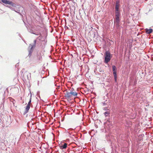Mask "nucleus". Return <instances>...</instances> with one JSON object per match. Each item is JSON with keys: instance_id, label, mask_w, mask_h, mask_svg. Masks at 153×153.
Listing matches in <instances>:
<instances>
[{"instance_id": "nucleus-1", "label": "nucleus", "mask_w": 153, "mask_h": 153, "mask_svg": "<svg viewBox=\"0 0 153 153\" xmlns=\"http://www.w3.org/2000/svg\"><path fill=\"white\" fill-rule=\"evenodd\" d=\"M120 15V10L115 11V19L114 22L116 26L118 27L119 26Z\"/></svg>"}, {"instance_id": "nucleus-2", "label": "nucleus", "mask_w": 153, "mask_h": 153, "mask_svg": "<svg viewBox=\"0 0 153 153\" xmlns=\"http://www.w3.org/2000/svg\"><path fill=\"white\" fill-rule=\"evenodd\" d=\"M29 31L30 33L35 34L36 35H39V36L36 38V39H38L40 41L42 42L43 41V40H42L43 36H42V34L39 32V31H38L36 32L35 31H33L32 30H30Z\"/></svg>"}, {"instance_id": "nucleus-3", "label": "nucleus", "mask_w": 153, "mask_h": 153, "mask_svg": "<svg viewBox=\"0 0 153 153\" xmlns=\"http://www.w3.org/2000/svg\"><path fill=\"white\" fill-rule=\"evenodd\" d=\"M105 55L104 62L105 63H107L111 60V54L110 52L109 51H108L105 52Z\"/></svg>"}, {"instance_id": "nucleus-4", "label": "nucleus", "mask_w": 153, "mask_h": 153, "mask_svg": "<svg viewBox=\"0 0 153 153\" xmlns=\"http://www.w3.org/2000/svg\"><path fill=\"white\" fill-rule=\"evenodd\" d=\"M77 93L75 91H71L70 92H67L65 94V96L68 98H70L73 96H77Z\"/></svg>"}, {"instance_id": "nucleus-5", "label": "nucleus", "mask_w": 153, "mask_h": 153, "mask_svg": "<svg viewBox=\"0 0 153 153\" xmlns=\"http://www.w3.org/2000/svg\"><path fill=\"white\" fill-rule=\"evenodd\" d=\"M112 71L113 74L114 76V80L115 82H117V69L115 65H113L112 66Z\"/></svg>"}, {"instance_id": "nucleus-6", "label": "nucleus", "mask_w": 153, "mask_h": 153, "mask_svg": "<svg viewBox=\"0 0 153 153\" xmlns=\"http://www.w3.org/2000/svg\"><path fill=\"white\" fill-rule=\"evenodd\" d=\"M31 97H30L29 101V102H28V103L27 105L26 106V108H25V112L24 113V114L25 115L26 113H27L28 112V111L29 110L30 108V104L31 103Z\"/></svg>"}, {"instance_id": "nucleus-7", "label": "nucleus", "mask_w": 153, "mask_h": 153, "mask_svg": "<svg viewBox=\"0 0 153 153\" xmlns=\"http://www.w3.org/2000/svg\"><path fill=\"white\" fill-rule=\"evenodd\" d=\"M1 1L5 4H10L12 6H15V4L13 3L12 1H7V0H1Z\"/></svg>"}, {"instance_id": "nucleus-8", "label": "nucleus", "mask_w": 153, "mask_h": 153, "mask_svg": "<svg viewBox=\"0 0 153 153\" xmlns=\"http://www.w3.org/2000/svg\"><path fill=\"white\" fill-rule=\"evenodd\" d=\"M67 146V144L66 143H64L63 144H62L59 146V147L61 149H65Z\"/></svg>"}, {"instance_id": "nucleus-9", "label": "nucleus", "mask_w": 153, "mask_h": 153, "mask_svg": "<svg viewBox=\"0 0 153 153\" xmlns=\"http://www.w3.org/2000/svg\"><path fill=\"white\" fill-rule=\"evenodd\" d=\"M28 51L29 52L28 56L29 57H30L31 56L32 53L33 52V48H31V47L29 46L28 48Z\"/></svg>"}, {"instance_id": "nucleus-10", "label": "nucleus", "mask_w": 153, "mask_h": 153, "mask_svg": "<svg viewBox=\"0 0 153 153\" xmlns=\"http://www.w3.org/2000/svg\"><path fill=\"white\" fill-rule=\"evenodd\" d=\"M120 6V5L119 4V1H116L115 7V11H119V7Z\"/></svg>"}, {"instance_id": "nucleus-11", "label": "nucleus", "mask_w": 153, "mask_h": 153, "mask_svg": "<svg viewBox=\"0 0 153 153\" xmlns=\"http://www.w3.org/2000/svg\"><path fill=\"white\" fill-rule=\"evenodd\" d=\"M146 32L149 34H150L152 33L153 31V30L152 29H146Z\"/></svg>"}, {"instance_id": "nucleus-12", "label": "nucleus", "mask_w": 153, "mask_h": 153, "mask_svg": "<svg viewBox=\"0 0 153 153\" xmlns=\"http://www.w3.org/2000/svg\"><path fill=\"white\" fill-rule=\"evenodd\" d=\"M36 39L33 42V44L32 45H30L29 46L31 47V48H35L36 44Z\"/></svg>"}, {"instance_id": "nucleus-13", "label": "nucleus", "mask_w": 153, "mask_h": 153, "mask_svg": "<svg viewBox=\"0 0 153 153\" xmlns=\"http://www.w3.org/2000/svg\"><path fill=\"white\" fill-rule=\"evenodd\" d=\"M70 130V129H68L67 130H65V133H66V134L67 135L70 136L71 134V132H70L69 130Z\"/></svg>"}, {"instance_id": "nucleus-14", "label": "nucleus", "mask_w": 153, "mask_h": 153, "mask_svg": "<svg viewBox=\"0 0 153 153\" xmlns=\"http://www.w3.org/2000/svg\"><path fill=\"white\" fill-rule=\"evenodd\" d=\"M37 56L38 59L39 60H40L42 58V56H41V53H37Z\"/></svg>"}, {"instance_id": "nucleus-15", "label": "nucleus", "mask_w": 153, "mask_h": 153, "mask_svg": "<svg viewBox=\"0 0 153 153\" xmlns=\"http://www.w3.org/2000/svg\"><path fill=\"white\" fill-rule=\"evenodd\" d=\"M110 114V112L108 111L105 112L104 113V114L105 115V117L108 116V115Z\"/></svg>"}, {"instance_id": "nucleus-16", "label": "nucleus", "mask_w": 153, "mask_h": 153, "mask_svg": "<svg viewBox=\"0 0 153 153\" xmlns=\"http://www.w3.org/2000/svg\"><path fill=\"white\" fill-rule=\"evenodd\" d=\"M103 110H105V111H107V110H108V108L107 107H105L104 108Z\"/></svg>"}, {"instance_id": "nucleus-17", "label": "nucleus", "mask_w": 153, "mask_h": 153, "mask_svg": "<svg viewBox=\"0 0 153 153\" xmlns=\"http://www.w3.org/2000/svg\"><path fill=\"white\" fill-rule=\"evenodd\" d=\"M30 75H31V73H29L28 74H27V78L28 79H29V78L28 77V76H30Z\"/></svg>"}, {"instance_id": "nucleus-18", "label": "nucleus", "mask_w": 153, "mask_h": 153, "mask_svg": "<svg viewBox=\"0 0 153 153\" xmlns=\"http://www.w3.org/2000/svg\"><path fill=\"white\" fill-rule=\"evenodd\" d=\"M10 8L12 10H14V8L12 7H10Z\"/></svg>"}, {"instance_id": "nucleus-19", "label": "nucleus", "mask_w": 153, "mask_h": 153, "mask_svg": "<svg viewBox=\"0 0 153 153\" xmlns=\"http://www.w3.org/2000/svg\"><path fill=\"white\" fill-rule=\"evenodd\" d=\"M17 65H16V67Z\"/></svg>"}, {"instance_id": "nucleus-20", "label": "nucleus", "mask_w": 153, "mask_h": 153, "mask_svg": "<svg viewBox=\"0 0 153 153\" xmlns=\"http://www.w3.org/2000/svg\"><path fill=\"white\" fill-rule=\"evenodd\" d=\"M46 41H45V42H46Z\"/></svg>"}, {"instance_id": "nucleus-21", "label": "nucleus", "mask_w": 153, "mask_h": 153, "mask_svg": "<svg viewBox=\"0 0 153 153\" xmlns=\"http://www.w3.org/2000/svg\"><path fill=\"white\" fill-rule=\"evenodd\" d=\"M104 105H105V103H104Z\"/></svg>"}]
</instances>
